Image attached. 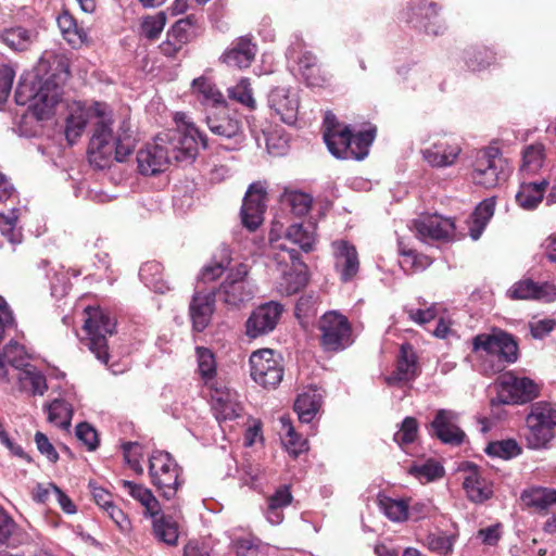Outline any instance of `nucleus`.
Segmentation results:
<instances>
[{
    "label": "nucleus",
    "mask_w": 556,
    "mask_h": 556,
    "mask_svg": "<svg viewBox=\"0 0 556 556\" xmlns=\"http://www.w3.org/2000/svg\"><path fill=\"white\" fill-rule=\"evenodd\" d=\"M186 118L187 116L182 113L176 115V121L181 122L182 125L166 135L169 147L156 142L137 152L136 161L141 175L153 176L165 170L172 159L177 163L189 165L195 160L199 147H207L206 137Z\"/></svg>",
    "instance_id": "1"
},
{
    "label": "nucleus",
    "mask_w": 556,
    "mask_h": 556,
    "mask_svg": "<svg viewBox=\"0 0 556 556\" xmlns=\"http://www.w3.org/2000/svg\"><path fill=\"white\" fill-rule=\"evenodd\" d=\"M56 68L47 72V62L40 60L34 75L21 76L14 99L17 105H28L37 121H46L53 114L60 100L62 86L70 75L67 66L55 60Z\"/></svg>",
    "instance_id": "2"
},
{
    "label": "nucleus",
    "mask_w": 556,
    "mask_h": 556,
    "mask_svg": "<svg viewBox=\"0 0 556 556\" xmlns=\"http://www.w3.org/2000/svg\"><path fill=\"white\" fill-rule=\"evenodd\" d=\"M98 115L100 119L93 126L88 159L90 164L103 169L109 167L113 160L124 162L132 153L137 140L128 119H123L114 130L111 119L105 118L100 111Z\"/></svg>",
    "instance_id": "3"
},
{
    "label": "nucleus",
    "mask_w": 556,
    "mask_h": 556,
    "mask_svg": "<svg viewBox=\"0 0 556 556\" xmlns=\"http://www.w3.org/2000/svg\"><path fill=\"white\" fill-rule=\"evenodd\" d=\"M321 131L328 151L342 160H364L376 137V128L353 134L350 126L340 123L331 111L325 112Z\"/></svg>",
    "instance_id": "4"
},
{
    "label": "nucleus",
    "mask_w": 556,
    "mask_h": 556,
    "mask_svg": "<svg viewBox=\"0 0 556 556\" xmlns=\"http://www.w3.org/2000/svg\"><path fill=\"white\" fill-rule=\"evenodd\" d=\"M472 351L484 352L491 359L490 372L502 371L507 364L518 358V345L514 337L503 330H493L490 333H479L472 339Z\"/></svg>",
    "instance_id": "5"
},
{
    "label": "nucleus",
    "mask_w": 556,
    "mask_h": 556,
    "mask_svg": "<svg viewBox=\"0 0 556 556\" xmlns=\"http://www.w3.org/2000/svg\"><path fill=\"white\" fill-rule=\"evenodd\" d=\"M85 313L87 317L84 321V330L87 338L84 340V344L99 362L108 365L110 355L106 336H112L115 332L116 321L100 307L88 306Z\"/></svg>",
    "instance_id": "6"
},
{
    "label": "nucleus",
    "mask_w": 556,
    "mask_h": 556,
    "mask_svg": "<svg viewBox=\"0 0 556 556\" xmlns=\"http://www.w3.org/2000/svg\"><path fill=\"white\" fill-rule=\"evenodd\" d=\"M526 425L528 446L534 450L546 447L556 437V406L546 401L531 404Z\"/></svg>",
    "instance_id": "7"
},
{
    "label": "nucleus",
    "mask_w": 556,
    "mask_h": 556,
    "mask_svg": "<svg viewBox=\"0 0 556 556\" xmlns=\"http://www.w3.org/2000/svg\"><path fill=\"white\" fill-rule=\"evenodd\" d=\"M508 176L507 163L497 148H486L477 153L472 180L484 188H494Z\"/></svg>",
    "instance_id": "8"
},
{
    "label": "nucleus",
    "mask_w": 556,
    "mask_h": 556,
    "mask_svg": "<svg viewBox=\"0 0 556 556\" xmlns=\"http://www.w3.org/2000/svg\"><path fill=\"white\" fill-rule=\"evenodd\" d=\"M318 328L321 332L320 345L325 352L338 353L353 343L352 328L348 318L336 311L325 313Z\"/></svg>",
    "instance_id": "9"
},
{
    "label": "nucleus",
    "mask_w": 556,
    "mask_h": 556,
    "mask_svg": "<svg viewBox=\"0 0 556 556\" xmlns=\"http://www.w3.org/2000/svg\"><path fill=\"white\" fill-rule=\"evenodd\" d=\"M250 366L252 379L265 389H275L282 380L283 368L273 350L253 352L250 356Z\"/></svg>",
    "instance_id": "10"
},
{
    "label": "nucleus",
    "mask_w": 556,
    "mask_h": 556,
    "mask_svg": "<svg viewBox=\"0 0 556 556\" xmlns=\"http://www.w3.org/2000/svg\"><path fill=\"white\" fill-rule=\"evenodd\" d=\"M498 401L503 404H525L540 395L541 387L528 377L506 374L500 379Z\"/></svg>",
    "instance_id": "11"
},
{
    "label": "nucleus",
    "mask_w": 556,
    "mask_h": 556,
    "mask_svg": "<svg viewBox=\"0 0 556 556\" xmlns=\"http://www.w3.org/2000/svg\"><path fill=\"white\" fill-rule=\"evenodd\" d=\"M439 7L435 2L416 0L409 2L403 12V18L415 28L424 29L428 35H442L446 26L438 17Z\"/></svg>",
    "instance_id": "12"
},
{
    "label": "nucleus",
    "mask_w": 556,
    "mask_h": 556,
    "mask_svg": "<svg viewBox=\"0 0 556 556\" xmlns=\"http://www.w3.org/2000/svg\"><path fill=\"white\" fill-rule=\"evenodd\" d=\"M206 124L214 135L232 140L235 146L243 141L242 123L228 104L207 111Z\"/></svg>",
    "instance_id": "13"
},
{
    "label": "nucleus",
    "mask_w": 556,
    "mask_h": 556,
    "mask_svg": "<svg viewBox=\"0 0 556 556\" xmlns=\"http://www.w3.org/2000/svg\"><path fill=\"white\" fill-rule=\"evenodd\" d=\"M285 307L276 301L258 305L245 321V334L256 339L273 332L279 324Z\"/></svg>",
    "instance_id": "14"
},
{
    "label": "nucleus",
    "mask_w": 556,
    "mask_h": 556,
    "mask_svg": "<svg viewBox=\"0 0 556 556\" xmlns=\"http://www.w3.org/2000/svg\"><path fill=\"white\" fill-rule=\"evenodd\" d=\"M266 197V186L261 181L251 184L245 192L240 216L242 225L250 231L256 230L264 220Z\"/></svg>",
    "instance_id": "15"
},
{
    "label": "nucleus",
    "mask_w": 556,
    "mask_h": 556,
    "mask_svg": "<svg viewBox=\"0 0 556 556\" xmlns=\"http://www.w3.org/2000/svg\"><path fill=\"white\" fill-rule=\"evenodd\" d=\"M459 415L451 409H439L430 424L431 434L444 444L460 445L466 438L459 428Z\"/></svg>",
    "instance_id": "16"
},
{
    "label": "nucleus",
    "mask_w": 556,
    "mask_h": 556,
    "mask_svg": "<svg viewBox=\"0 0 556 556\" xmlns=\"http://www.w3.org/2000/svg\"><path fill=\"white\" fill-rule=\"evenodd\" d=\"M506 295L510 300L551 303L556 300V285L548 281L539 283L531 278H522L507 290Z\"/></svg>",
    "instance_id": "17"
},
{
    "label": "nucleus",
    "mask_w": 556,
    "mask_h": 556,
    "mask_svg": "<svg viewBox=\"0 0 556 556\" xmlns=\"http://www.w3.org/2000/svg\"><path fill=\"white\" fill-rule=\"evenodd\" d=\"M248 274L247 266L240 264L235 274H230L226 281L222 283L216 295L230 306H238L252 299L253 291L245 281Z\"/></svg>",
    "instance_id": "18"
},
{
    "label": "nucleus",
    "mask_w": 556,
    "mask_h": 556,
    "mask_svg": "<svg viewBox=\"0 0 556 556\" xmlns=\"http://www.w3.org/2000/svg\"><path fill=\"white\" fill-rule=\"evenodd\" d=\"M216 289L197 290L189 303L192 329L202 332L211 323L215 311Z\"/></svg>",
    "instance_id": "19"
},
{
    "label": "nucleus",
    "mask_w": 556,
    "mask_h": 556,
    "mask_svg": "<svg viewBox=\"0 0 556 556\" xmlns=\"http://www.w3.org/2000/svg\"><path fill=\"white\" fill-rule=\"evenodd\" d=\"M268 105L287 125H295L299 116L296 93L285 87H276L268 93Z\"/></svg>",
    "instance_id": "20"
},
{
    "label": "nucleus",
    "mask_w": 556,
    "mask_h": 556,
    "mask_svg": "<svg viewBox=\"0 0 556 556\" xmlns=\"http://www.w3.org/2000/svg\"><path fill=\"white\" fill-rule=\"evenodd\" d=\"M418 237L422 240L447 241L454 236L455 224L451 218L439 215L420 217L414 223Z\"/></svg>",
    "instance_id": "21"
},
{
    "label": "nucleus",
    "mask_w": 556,
    "mask_h": 556,
    "mask_svg": "<svg viewBox=\"0 0 556 556\" xmlns=\"http://www.w3.org/2000/svg\"><path fill=\"white\" fill-rule=\"evenodd\" d=\"M336 263L334 267L340 275L342 282H350L357 275L359 269L358 254L355 247L346 241L334 243Z\"/></svg>",
    "instance_id": "22"
},
{
    "label": "nucleus",
    "mask_w": 556,
    "mask_h": 556,
    "mask_svg": "<svg viewBox=\"0 0 556 556\" xmlns=\"http://www.w3.org/2000/svg\"><path fill=\"white\" fill-rule=\"evenodd\" d=\"M256 45L248 37H240L224 52L220 60L231 67L247 68L256 55Z\"/></svg>",
    "instance_id": "23"
},
{
    "label": "nucleus",
    "mask_w": 556,
    "mask_h": 556,
    "mask_svg": "<svg viewBox=\"0 0 556 556\" xmlns=\"http://www.w3.org/2000/svg\"><path fill=\"white\" fill-rule=\"evenodd\" d=\"M419 375L417 356L409 343L401 345L395 370L387 378L389 384L410 381Z\"/></svg>",
    "instance_id": "24"
},
{
    "label": "nucleus",
    "mask_w": 556,
    "mask_h": 556,
    "mask_svg": "<svg viewBox=\"0 0 556 556\" xmlns=\"http://www.w3.org/2000/svg\"><path fill=\"white\" fill-rule=\"evenodd\" d=\"M287 252L294 269L283 274L280 288L288 295H291L306 286L308 275L307 266L301 260L299 252L294 249H288Z\"/></svg>",
    "instance_id": "25"
},
{
    "label": "nucleus",
    "mask_w": 556,
    "mask_h": 556,
    "mask_svg": "<svg viewBox=\"0 0 556 556\" xmlns=\"http://www.w3.org/2000/svg\"><path fill=\"white\" fill-rule=\"evenodd\" d=\"M468 475L463 482L468 498L475 503H482L491 497L492 489L488 486L486 481L481 477L479 468L473 463L466 464Z\"/></svg>",
    "instance_id": "26"
},
{
    "label": "nucleus",
    "mask_w": 556,
    "mask_h": 556,
    "mask_svg": "<svg viewBox=\"0 0 556 556\" xmlns=\"http://www.w3.org/2000/svg\"><path fill=\"white\" fill-rule=\"evenodd\" d=\"M278 201L281 208H288L295 216H303L308 213L313 204V198L309 193L291 186L283 187Z\"/></svg>",
    "instance_id": "27"
},
{
    "label": "nucleus",
    "mask_w": 556,
    "mask_h": 556,
    "mask_svg": "<svg viewBox=\"0 0 556 556\" xmlns=\"http://www.w3.org/2000/svg\"><path fill=\"white\" fill-rule=\"evenodd\" d=\"M547 180L542 179L536 182H522L516 193V202L525 210H534L542 202L546 188Z\"/></svg>",
    "instance_id": "28"
},
{
    "label": "nucleus",
    "mask_w": 556,
    "mask_h": 556,
    "mask_svg": "<svg viewBox=\"0 0 556 556\" xmlns=\"http://www.w3.org/2000/svg\"><path fill=\"white\" fill-rule=\"evenodd\" d=\"M25 532L0 506V547L15 548L25 540Z\"/></svg>",
    "instance_id": "29"
},
{
    "label": "nucleus",
    "mask_w": 556,
    "mask_h": 556,
    "mask_svg": "<svg viewBox=\"0 0 556 556\" xmlns=\"http://www.w3.org/2000/svg\"><path fill=\"white\" fill-rule=\"evenodd\" d=\"M460 153L457 146L434 143L422 151L424 159L433 167H446L455 163Z\"/></svg>",
    "instance_id": "30"
},
{
    "label": "nucleus",
    "mask_w": 556,
    "mask_h": 556,
    "mask_svg": "<svg viewBox=\"0 0 556 556\" xmlns=\"http://www.w3.org/2000/svg\"><path fill=\"white\" fill-rule=\"evenodd\" d=\"M279 424L281 441L290 454L298 456L309 448L307 439H303L301 434L295 432L290 417L286 415L280 416Z\"/></svg>",
    "instance_id": "31"
},
{
    "label": "nucleus",
    "mask_w": 556,
    "mask_h": 556,
    "mask_svg": "<svg viewBox=\"0 0 556 556\" xmlns=\"http://www.w3.org/2000/svg\"><path fill=\"white\" fill-rule=\"evenodd\" d=\"M18 389L21 391H30L33 395H43L48 390L45 375L33 365H27L17 374Z\"/></svg>",
    "instance_id": "32"
},
{
    "label": "nucleus",
    "mask_w": 556,
    "mask_h": 556,
    "mask_svg": "<svg viewBox=\"0 0 556 556\" xmlns=\"http://www.w3.org/2000/svg\"><path fill=\"white\" fill-rule=\"evenodd\" d=\"M7 365L22 370L29 365L25 357L24 348L17 342L10 341L0 354V379L8 380Z\"/></svg>",
    "instance_id": "33"
},
{
    "label": "nucleus",
    "mask_w": 556,
    "mask_h": 556,
    "mask_svg": "<svg viewBox=\"0 0 556 556\" xmlns=\"http://www.w3.org/2000/svg\"><path fill=\"white\" fill-rule=\"evenodd\" d=\"M139 277L149 289L156 293H165L169 290V287L163 277V267L156 261L142 264L139 269Z\"/></svg>",
    "instance_id": "34"
},
{
    "label": "nucleus",
    "mask_w": 556,
    "mask_h": 556,
    "mask_svg": "<svg viewBox=\"0 0 556 556\" xmlns=\"http://www.w3.org/2000/svg\"><path fill=\"white\" fill-rule=\"evenodd\" d=\"M36 38V33L24 27H12L1 33L0 39L13 51L27 50Z\"/></svg>",
    "instance_id": "35"
},
{
    "label": "nucleus",
    "mask_w": 556,
    "mask_h": 556,
    "mask_svg": "<svg viewBox=\"0 0 556 556\" xmlns=\"http://www.w3.org/2000/svg\"><path fill=\"white\" fill-rule=\"evenodd\" d=\"M192 88L202 96L203 103L208 108L207 111L227 104L223 93L218 88L205 77L193 79Z\"/></svg>",
    "instance_id": "36"
},
{
    "label": "nucleus",
    "mask_w": 556,
    "mask_h": 556,
    "mask_svg": "<svg viewBox=\"0 0 556 556\" xmlns=\"http://www.w3.org/2000/svg\"><path fill=\"white\" fill-rule=\"evenodd\" d=\"M153 518L155 536L167 545L175 546L179 536L177 522L170 516L165 515Z\"/></svg>",
    "instance_id": "37"
},
{
    "label": "nucleus",
    "mask_w": 556,
    "mask_h": 556,
    "mask_svg": "<svg viewBox=\"0 0 556 556\" xmlns=\"http://www.w3.org/2000/svg\"><path fill=\"white\" fill-rule=\"evenodd\" d=\"M49 421L58 425L63 429L71 426L73 417V407L70 403L62 399H55L47 405Z\"/></svg>",
    "instance_id": "38"
},
{
    "label": "nucleus",
    "mask_w": 556,
    "mask_h": 556,
    "mask_svg": "<svg viewBox=\"0 0 556 556\" xmlns=\"http://www.w3.org/2000/svg\"><path fill=\"white\" fill-rule=\"evenodd\" d=\"M495 202L493 199L483 200L473 211L471 217L477 230L471 228L470 236L473 240L479 239L481 232L494 214Z\"/></svg>",
    "instance_id": "39"
},
{
    "label": "nucleus",
    "mask_w": 556,
    "mask_h": 556,
    "mask_svg": "<svg viewBox=\"0 0 556 556\" xmlns=\"http://www.w3.org/2000/svg\"><path fill=\"white\" fill-rule=\"evenodd\" d=\"M123 484L125 488L129 490L130 495L138 500L149 511V514L152 517H155L160 513V505L155 496L152 494V492L143 488L141 485H138L131 481L124 480Z\"/></svg>",
    "instance_id": "40"
},
{
    "label": "nucleus",
    "mask_w": 556,
    "mask_h": 556,
    "mask_svg": "<svg viewBox=\"0 0 556 556\" xmlns=\"http://www.w3.org/2000/svg\"><path fill=\"white\" fill-rule=\"evenodd\" d=\"M522 500L528 506L544 510L551 505L556 504V490L546 488L532 489L522 494Z\"/></svg>",
    "instance_id": "41"
},
{
    "label": "nucleus",
    "mask_w": 556,
    "mask_h": 556,
    "mask_svg": "<svg viewBox=\"0 0 556 556\" xmlns=\"http://www.w3.org/2000/svg\"><path fill=\"white\" fill-rule=\"evenodd\" d=\"M379 506L392 521L402 522L408 519V503L405 500H393L384 496L379 500Z\"/></svg>",
    "instance_id": "42"
},
{
    "label": "nucleus",
    "mask_w": 556,
    "mask_h": 556,
    "mask_svg": "<svg viewBox=\"0 0 556 556\" xmlns=\"http://www.w3.org/2000/svg\"><path fill=\"white\" fill-rule=\"evenodd\" d=\"M180 471H172L164 475L153 473L152 482L166 500H172L181 484L179 480Z\"/></svg>",
    "instance_id": "43"
},
{
    "label": "nucleus",
    "mask_w": 556,
    "mask_h": 556,
    "mask_svg": "<svg viewBox=\"0 0 556 556\" xmlns=\"http://www.w3.org/2000/svg\"><path fill=\"white\" fill-rule=\"evenodd\" d=\"M286 237L288 240L299 245V248L306 254L313 249V233L308 227H304L302 223L292 224L287 228Z\"/></svg>",
    "instance_id": "44"
},
{
    "label": "nucleus",
    "mask_w": 556,
    "mask_h": 556,
    "mask_svg": "<svg viewBox=\"0 0 556 556\" xmlns=\"http://www.w3.org/2000/svg\"><path fill=\"white\" fill-rule=\"evenodd\" d=\"M286 237L288 240L299 245V248L306 254L313 249V233L308 227H304L302 223L292 224L287 228Z\"/></svg>",
    "instance_id": "45"
},
{
    "label": "nucleus",
    "mask_w": 556,
    "mask_h": 556,
    "mask_svg": "<svg viewBox=\"0 0 556 556\" xmlns=\"http://www.w3.org/2000/svg\"><path fill=\"white\" fill-rule=\"evenodd\" d=\"M149 471L153 477V473L164 475L172 471H181V468L168 452L156 451L150 457Z\"/></svg>",
    "instance_id": "46"
},
{
    "label": "nucleus",
    "mask_w": 556,
    "mask_h": 556,
    "mask_svg": "<svg viewBox=\"0 0 556 556\" xmlns=\"http://www.w3.org/2000/svg\"><path fill=\"white\" fill-rule=\"evenodd\" d=\"M56 23L68 43L75 46L83 41L81 29L78 28L76 20L68 11H63L58 16Z\"/></svg>",
    "instance_id": "47"
},
{
    "label": "nucleus",
    "mask_w": 556,
    "mask_h": 556,
    "mask_svg": "<svg viewBox=\"0 0 556 556\" xmlns=\"http://www.w3.org/2000/svg\"><path fill=\"white\" fill-rule=\"evenodd\" d=\"M294 316L302 329L309 333L313 327V296L311 294L302 295L294 307Z\"/></svg>",
    "instance_id": "48"
},
{
    "label": "nucleus",
    "mask_w": 556,
    "mask_h": 556,
    "mask_svg": "<svg viewBox=\"0 0 556 556\" xmlns=\"http://www.w3.org/2000/svg\"><path fill=\"white\" fill-rule=\"evenodd\" d=\"M485 453L490 456L510 459L518 456L521 453V448L515 440L508 439L490 443L485 448Z\"/></svg>",
    "instance_id": "49"
},
{
    "label": "nucleus",
    "mask_w": 556,
    "mask_h": 556,
    "mask_svg": "<svg viewBox=\"0 0 556 556\" xmlns=\"http://www.w3.org/2000/svg\"><path fill=\"white\" fill-rule=\"evenodd\" d=\"M194 23L193 15L178 20L168 30L169 38L178 39L185 46L194 37Z\"/></svg>",
    "instance_id": "50"
},
{
    "label": "nucleus",
    "mask_w": 556,
    "mask_h": 556,
    "mask_svg": "<svg viewBox=\"0 0 556 556\" xmlns=\"http://www.w3.org/2000/svg\"><path fill=\"white\" fill-rule=\"evenodd\" d=\"M215 417L218 421L233 420L240 416L241 408L231 400L223 396L216 397L213 403Z\"/></svg>",
    "instance_id": "51"
},
{
    "label": "nucleus",
    "mask_w": 556,
    "mask_h": 556,
    "mask_svg": "<svg viewBox=\"0 0 556 556\" xmlns=\"http://www.w3.org/2000/svg\"><path fill=\"white\" fill-rule=\"evenodd\" d=\"M293 76L303 81L307 87L313 85V56L305 52L291 67Z\"/></svg>",
    "instance_id": "52"
},
{
    "label": "nucleus",
    "mask_w": 556,
    "mask_h": 556,
    "mask_svg": "<svg viewBox=\"0 0 556 556\" xmlns=\"http://www.w3.org/2000/svg\"><path fill=\"white\" fill-rule=\"evenodd\" d=\"M543 146L531 144L523 150L521 169L535 173L543 164Z\"/></svg>",
    "instance_id": "53"
},
{
    "label": "nucleus",
    "mask_w": 556,
    "mask_h": 556,
    "mask_svg": "<svg viewBox=\"0 0 556 556\" xmlns=\"http://www.w3.org/2000/svg\"><path fill=\"white\" fill-rule=\"evenodd\" d=\"M293 409L300 422L311 424L313 421V395L311 394V386H308L307 391L298 395L294 401Z\"/></svg>",
    "instance_id": "54"
},
{
    "label": "nucleus",
    "mask_w": 556,
    "mask_h": 556,
    "mask_svg": "<svg viewBox=\"0 0 556 556\" xmlns=\"http://www.w3.org/2000/svg\"><path fill=\"white\" fill-rule=\"evenodd\" d=\"M409 472L418 479L432 481L441 478L444 475L443 467L435 460H427L421 465H415L409 469Z\"/></svg>",
    "instance_id": "55"
},
{
    "label": "nucleus",
    "mask_w": 556,
    "mask_h": 556,
    "mask_svg": "<svg viewBox=\"0 0 556 556\" xmlns=\"http://www.w3.org/2000/svg\"><path fill=\"white\" fill-rule=\"evenodd\" d=\"M418 432V422L414 417H405L393 440L400 445L410 444L415 441Z\"/></svg>",
    "instance_id": "56"
},
{
    "label": "nucleus",
    "mask_w": 556,
    "mask_h": 556,
    "mask_svg": "<svg viewBox=\"0 0 556 556\" xmlns=\"http://www.w3.org/2000/svg\"><path fill=\"white\" fill-rule=\"evenodd\" d=\"M228 96L231 100L247 108H255V100L253 99L252 89L248 79H241L235 87L229 88Z\"/></svg>",
    "instance_id": "57"
},
{
    "label": "nucleus",
    "mask_w": 556,
    "mask_h": 556,
    "mask_svg": "<svg viewBox=\"0 0 556 556\" xmlns=\"http://www.w3.org/2000/svg\"><path fill=\"white\" fill-rule=\"evenodd\" d=\"M198 370L199 374L206 380L212 379L216 374V365L213 353L206 349L197 348Z\"/></svg>",
    "instance_id": "58"
},
{
    "label": "nucleus",
    "mask_w": 556,
    "mask_h": 556,
    "mask_svg": "<svg viewBox=\"0 0 556 556\" xmlns=\"http://www.w3.org/2000/svg\"><path fill=\"white\" fill-rule=\"evenodd\" d=\"M166 23L164 12H159L154 16H147L141 24V30L146 38L154 40L162 33Z\"/></svg>",
    "instance_id": "59"
},
{
    "label": "nucleus",
    "mask_w": 556,
    "mask_h": 556,
    "mask_svg": "<svg viewBox=\"0 0 556 556\" xmlns=\"http://www.w3.org/2000/svg\"><path fill=\"white\" fill-rule=\"evenodd\" d=\"M455 536L447 535L445 533L429 534L427 538V544L430 551L435 552L440 555H447L453 551Z\"/></svg>",
    "instance_id": "60"
},
{
    "label": "nucleus",
    "mask_w": 556,
    "mask_h": 556,
    "mask_svg": "<svg viewBox=\"0 0 556 556\" xmlns=\"http://www.w3.org/2000/svg\"><path fill=\"white\" fill-rule=\"evenodd\" d=\"M263 139L269 154L274 156L283 155L288 150V141L277 131L263 130Z\"/></svg>",
    "instance_id": "61"
},
{
    "label": "nucleus",
    "mask_w": 556,
    "mask_h": 556,
    "mask_svg": "<svg viewBox=\"0 0 556 556\" xmlns=\"http://www.w3.org/2000/svg\"><path fill=\"white\" fill-rule=\"evenodd\" d=\"M76 437L89 451H94L99 446L98 433L88 422L84 421L76 426Z\"/></svg>",
    "instance_id": "62"
},
{
    "label": "nucleus",
    "mask_w": 556,
    "mask_h": 556,
    "mask_svg": "<svg viewBox=\"0 0 556 556\" xmlns=\"http://www.w3.org/2000/svg\"><path fill=\"white\" fill-rule=\"evenodd\" d=\"M14 77L15 72L10 65H0V105L7 101L12 89Z\"/></svg>",
    "instance_id": "63"
},
{
    "label": "nucleus",
    "mask_w": 556,
    "mask_h": 556,
    "mask_svg": "<svg viewBox=\"0 0 556 556\" xmlns=\"http://www.w3.org/2000/svg\"><path fill=\"white\" fill-rule=\"evenodd\" d=\"M86 127V121L81 115H70L66 118L65 137L68 143L73 144Z\"/></svg>",
    "instance_id": "64"
}]
</instances>
